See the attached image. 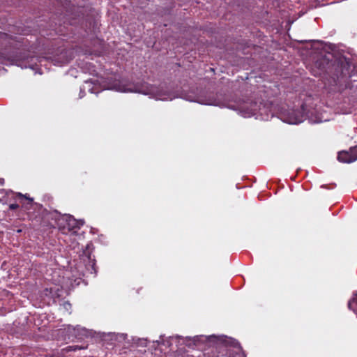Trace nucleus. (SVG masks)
I'll list each match as a JSON object with an SVG mask.
<instances>
[{"label": "nucleus", "instance_id": "nucleus-14", "mask_svg": "<svg viewBox=\"0 0 357 357\" xmlns=\"http://www.w3.org/2000/svg\"><path fill=\"white\" fill-rule=\"evenodd\" d=\"M16 195L20 198L27 199L29 201L28 204L32 205L33 204V198L29 197L27 194L23 195L21 192H17Z\"/></svg>", "mask_w": 357, "mask_h": 357}, {"label": "nucleus", "instance_id": "nucleus-13", "mask_svg": "<svg viewBox=\"0 0 357 357\" xmlns=\"http://www.w3.org/2000/svg\"><path fill=\"white\" fill-rule=\"evenodd\" d=\"M348 307L357 314V294H354L353 298L349 301Z\"/></svg>", "mask_w": 357, "mask_h": 357}, {"label": "nucleus", "instance_id": "nucleus-12", "mask_svg": "<svg viewBox=\"0 0 357 357\" xmlns=\"http://www.w3.org/2000/svg\"><path fill=\"white\" fill-rule=\"evenodd\" d=\"M179 337L178 336H176V337H169L166 339H164L162 335H160V338L161 339L160 340H158L157 341V342L158 344H162L165 346H167V347H170L172 345V342L174 340V339H176Z\"/></svg>", "mask_w": 357, "mask_h": 357}, {"label": "nucleus", "instance_id": "nucleus-7", "mask_svg": "<svg viewBox=\"0 0 357 357\" xmlns=\"http://www.w3.org/2000/svg\"><path fill=\"white\" fill-rule=\"evenodd\" d=\"M273 116V114L271 104L259 102L256 119H260L262 121H268Z\"/></svg>", "mask_w": 357, "mask_h": 357}, {"label": "nucleus", "instance_id": "nucleus-1", "mask_svg": "<svg viewBox=\"0 0 357 357\" xmlns=\"http://www.w3.org/2000/svg\"><path fill=\"white\" fill-rule=\"evenodd\" d=\"M105 87L106 89L114 90L118 92L140 93L144 95H149L156 100L163 101L172 100L177 97L175 93L170 91L166 85L156 86L154 85L144 84L139 86L138 85L125 83L119 79H110L107 81Z\"/></svg>", "mask_w": 357, "mask_h": 357}, {"label": "nucleus", "instance_id": "nucleus-3", "mask_svg": "<svg viewBox=\"0 0 357 357\" xmlns=\"http://www.w3.org/2000/svg\"><path fill=\"white\" fill-rule=\"evenodd\" d=\"M194 344H205L208 347H218L220 346H231L234 348H236L239 351L241 350V347H239V344L235 340L231 339L230 337H227L225 335L216 336L215 335L206 336V335H199L195 336L193 337Z\"/></svg>", "mask_w": 357, "mask_h": 357}, {"label": "nucleus", "instance_id": "nucleus-11", "mask_svg": "<svg viewBox=\"0 0 357 357\" xmlns=\"http://www.w3.org/2000/svg\"><path fill=\"white\" fill-rule=\"evenodd\" d=\"M66 221L68 222V225L72 229H79L84 224V221L82 220H77L72 215H68L66 217Z\"/></svg>", "mask_w": 357, "mask_h": 357}, {"label": "nucleus", "instance_id": "nucleus-10", "mask_svg": "<svg viewBox=\"0 0 357 357\" xmlns=\"http://www.w3.org/2000/svg\"><path fill=\"white\" fill-rule=\"evenodd\" d=\"M186 100L189 101L197 102L202 105H218V101L213 98L197 97L195 99L186 98Z\"/></svg>", "mask_w": 357, "mask_h": 357}, {"label": "nucleus", "instance_id": "nucleus-9", "mask_svg": "<svg viewBox=\"0 0 357 357\" xmlns=\"http://www.w3.org/2000/svg\"><path fill=\"white\" fill-rule=\"evenodd\" d=\"M97 85L91 82V81H86L84 85L80 88V92H79V98H82L85 95L84 91L87 90L89 92L91 93H98L100 91L96 90Z\"/></svg>", "mask_w": 357, "mask_h": 357}, {"label": "nucleus", "instance_id": "nucleus-18", "mask_svg": "<svg viewBox=\"0 0 357 357\" xmlns=\"http://www.w3.org/2000/svg\"><path fill=\"white\" fill-rule=\"evenodd\" d=\"M70 59H66L65 61H62V62H61V65H63V64H65V63H68V62H69V61H70Z\"/></svg>", "mask_w": 357, "mask_h": 357}, {"label": "nucleus", "instance_id": "nucleus-17", "mask_svg": "<svg viewBox=\"0 0 357 357\" xmlns=\"http://www.w3.org/2000/svg\"><path fill=\"white\" fill-rule=\"evenodd\" d=\"M63 306L66 309V310H68V307L70 308L71 307V304L68 302H65L63 303Z\"/></svg>", "mask_w": 357, "mask_h": 357}, {"label": "nucleus", "instance_id": "nucleus-6", "mask_svg": "<svg viewBox=\"0 0 357 357\" xmlns=\"http://www.w3.org/2000/svg\"><path fill=\"white\" fill-rule=\"evenodd\" d=\"M337 160L341 162L351 163L357 160V146L349 149V151H342L338 153Z\"/></svg>", "mask_w": 357, "mask_h": 357}, {"label": "nucleus", "instance_id": "nucleus-5", "mask_svg": "<svg viewBox=\"0 0 357 357\" xmlns=\"http://www.w3.org/2000/svg\"><path fill=\"white\" fill-rule=\"evenodd\" d=\"M336 75L339 77H350L351 68V59L344 56H339L334 61Z\"/></svg>", "mask_w": 357, "mask_h": 357}, {"label": "nucleus", "instance_id": "nucleus-16", "mask_svg": "<svg viewBox=\"0 0 357 357\" xmlns=\"http://www.w3.org/2000/svg\"><path fill=\"white\" fill-rule=\"evenodd\" d=\"M80 348L78 346H69L68 347V351H76L77 349H79Z\"/></svg>", "mask_w": 357, "mask_h": 357}, {"label": "nucleus", "instance_id": "nucleus-4", "mask_svg": "<svg viewBox=\"0 0 357 357\" xmlns=\"http://www.w3.org/2000/svg\"><path fill=\"white\" fill-rule=\"evenodd\" d=\"M258 103L252 101H243L238 102L236 105H229V107L236 110L244 117H250L257 114Z\"/></svg>", "mask_w": 357, "mask_h": 357}, {"label": "nucleus", "instance_id": "nucleus-8", "mask_svg": "<svg viewBox=\"0 0 357 357\" xmlns=\"http://www.w3.org/2000/svg\"><path fill=\"white\" fill-rule=\"evenodd\" d=\"M89 245H87L86 250L84 251L83 257L86 258L87 263L85 264L86 269L89 273L96 274V261L91 258V252L89 251Z\"/></svg>", "mask_w": 357, "mask_h": 357}, {"label": "nucleus", "instance_id": "nucleus-15", "mask_svg": "<svg viewBox=\"0 0 357 357\" xmlns=\"http://www.w3.org/2000/svg\"><path fill=\"white\" fill-rule=\"evenodd\" d=\"M19 208V205L17 204H10L9 205V208L10 210H15V209H17Z\"/></svg>", "mask_w": 357, "mask_h": 357}, {"label": "nucleus", "instance_id": "nucleus-2", "mask_svg": "<svg viewBox=\"0 0 357 357\" xmlns=\"http://www.w3.org/2000/svg\"><path fill=\"white\" fill-rule=\"evenodd\" d=\"M280 119L289 124H298L308 119L310 123H319L326 121L315 108L303 104L298 109H291L283 111L280 114Z\"/></svg>", "mask_w": 357, "mask_h": 357}]
</instances>
